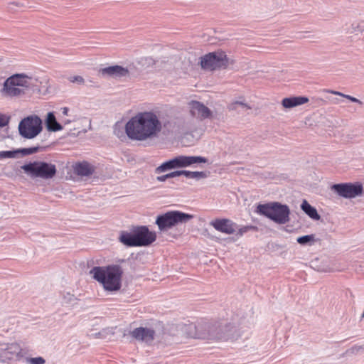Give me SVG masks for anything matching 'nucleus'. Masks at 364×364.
Segmentation results:
<instances>
[{"mask_svg":"<svg viewBox=\"0 0 364 364\" xmlns=\"http://www.w3.org/2000/svg\"><path fill=\"white\" fill-rule=\"evenodd\" d=\"M161 130V122L151 111L138 112L125 124V132L128 138L136 141L155 138Z\"/></svg>","mask_w":364,"mask_h":364,"instance_id":"nucleus-1","label":"nucleus"},{"mask_svg":"<svg viewBox=\"0 0 364 364\" xmlns=\"http://www.w3.org/2000/svg\"><path fill=\"white\" fill-rule=\"evenodd\" d=\"M124 271L119 264L94 267L90 274L107 291H117L122 287Z\"/></svg>","mask_w":364,"mask_h":364,"instance_id":"nucleus-2","label":"nucleus"},{"mask_svg":"<svg viewBox=\"0 0 364 364\" xmlns=\"http://www.w3.org/2000/svg\"><path fill=\"white\" fill-rule=\"evenodd\" d=\"M31 77L25 73H15L7 77L0 90L5 98L14 99L24 96L31 87Z\"/></svg>","mask_w":364,"mask_h":364,"instance_id":"nucleus-3","label":"nucleus"},{"mask_svg":"<svg viewBox=\"0 0 364 364\" xmlns=\"http://www.w3.org/2000/svg\"><path fill=\"white\" fill-rule=\"evenodd\" d=\"M255 212L279 225H284L290 220L289 206L279 202L258 204Z\"/></svg>","mask_w":364,"mask_h":364,"instance_id":"nucleus-4","label":"nucleus"},{"mask_svg":"<svg viewBox=\"0 0 364 364\" xmlns=\"http://www.w3.org/2000/svg\"><path fill=\"white\" fill-rule=\"evenodd\" d=\"M21 169L28 176L33 178H40L50 180L57 173L56 166L50 162L44 161H34L23 165Z\"/></svg>","mask_w":364,"mask_h":364,"instance_id":"nucleus-5","label":"nucleus"},{"mask_svg":"<svg viewBox=\"0 0 364 364\" xmlns=\"http://www.w3.org/2000/svg\"><path fill=\"white\" fill-rule=\"evenodd\" d=\"M193 218V215L179 210L168 211L157 216L155 223L161 232L183 223H186Z\"/></svg>","mask_w":364,"mask_h":364,"instance_id":"nucleus-6","label":"nucleus"},{"mask_svg":"<svg viewBox=\"0 0 364 364\" xmlns=\"http://www.w3.org/2000/svg\"><path fill=\"white\" fill-rule=\"evenodd\" d=\"M230 63V59L223 50L208 53L200 57V65L203 70L214 71L226 69Z\"/></svg>","mask_w":364,"mask_h":364,"instance_id":"nucleus-7","label":"nucleus"},{"mask_svg":"<svg viewBox=\"0 0 364 364\" xmlns=\"http://www.w3.org/2000/svg\"><path fill=\"white\" fill-rule=\"evenodd\" d=\"M42 120L36 115L28 116L18 124L19 134L28 139L37 136L42 131Z\"/></svg>","mask_w":364,"mask_h":364,"instance_id":"nucleus-8","label":"nucleus"},{"mask_svg":"<svg viewBox=\"0 0 364 364\" xmlns=\"http://www.w3.org/2000/svg\"><path fill=\"white\" fill-rule=\"evenodd\" d=\"M331 190L338 196L348 199L361 196L364 191L360 182L336 183L332 185Z\"/></svg>","mask_w":364,"mask_h":364,"instance_id":"nucleus-9","label":"nucleus"},{"mask_svg":"<svg viewBox=\"0 0 364 364\" xmlns=\"http://www.w3.org/2000/svg\"><path fill=\"white\" fill-rule=\"evenodd\" d=\"M136 247H147L151 245L156 240V235L154 232L149 230L146 225L134 226Z\"/></svg>","mask_w":364,"mask_h":364,"instance_id":"nucleus-10","label":"nucleus"},{"mask_svg":"<svg viewBox=\"0 0 364 364\" xmlns=\"http://www.w3.org/2000/svg\"><path fill=\"white\" fill-rule=\"evenodd\" d=\"M22 349L17 343H0V362L6 363L22 357Z\"/></svg>","mask_w":364,"mask_h":364,"instance_id":"nucleus-11","label":"nucleus"},{"mask_svg":"<svg viewBox=\"0 0 364 364\" xmlns=\"http://www.w3.org/2000/svg\"><path fill=\"white\" fill-rule=\"evenodd\" d=\"M210 225L216 230L227 235L233 234L238 229V225L235 223L226 218H217L212 220Z\"/></svg>","mask_w":364,"mask_h":364,"instance_id":"nucleus-12","label":"nucleus"},{"mask_svg":"<svg viewBox=\"0 0 364 364\" xmlns=\"http://www.w3.org/2000/svg\"><path fill=\"white\" fill-rule=\"evenodd\" d=\"M188 106L190 113L193 117L203 120L210 118L212 116L211 110L199 101L192 100L188 103Z\"/></svg>","mask_w":364,"mask_h":364,"instance_id":"nucleus-13","label":"nucleus"},{"mask_svg":"<svg viewBox=\"0 0 364 364\" xmlns=\"http://www.w3.org/2000/svg\"><path fill=\"white\" fill-rule=\"evenodd\" d=\"M130 335L137 341L150 343L154 339L155 331L151 328L139 327L131 331Z\"/></svg>","mask_w":364,"mask_h":364,"instance_id":"nucleus-14","label":"nucleus"},{"mask_svg":"<svg viewBox=\"0 0 364 364\" xmlns=\"http://www.w3.org/2000/svg\"><path fill=\"white\" fill-rule=\"evenodd\" d=\"M177 168L191 166L196 164L207 163L208 159L201 156H184L175 157Z\"/></svg>","mask_w":364,"mask_h":364,"instance_id":"nucleus-15","label":"nucleus"},{"mask_svg":"<svg viewBox=\"0 0 364 364\" xmlns=\"http://www.w3.org/2000/svg\"><path fill=\"white\" fill-rule=\"evenodd\" d=\"M213 328H209L210 333H215L217 334L215 337L209 338L210 340H222L226 338L228 336V332L232 328L230 323H225L223 325L220 322L212 323Z\"/></svg>","mask_w":364,"mask_h":364,"instance_id":"nucleus-16","label":"nucleus"},{"mask_svg":"<svg viewBox=\"0 0 364 364\" xmlns=\"http://www.w3.org/2000/svg\"><path fill=\"white\" fill-rule=\"evenodd\" d=\"M212 323L210 322H200L195 326L196 337L199 339H209L217 336L215 333H210L209 328H213Z\"/></svg>","mask_w":364,"mask_h":364,"instance_id":"nucleus-17","label":"nucleus"},{"mask_svg":"<svg viewBox=\"0 0 364 364\" xmlns=\"http://www.w3.org/2000/svg\"><path fill=\"white\" fill-rule=\"evenodd\" d=\"M102 76L125 77L129 75V70L120 65H112L100 70Z\"/></svg>","mask_w":364,"mask_h":364,"instance_id":"nucleus-18","label":"nucleus"},{"mask_svg":"<svg viewBox=\"0 0 364 364\" xmlns=\"http://www.w3.org/2000/svg\"><path fill=\"white\" fill-rule=\"evenodd\" d=\"M134 228L130 232L121 231L119 237V241L127 247H136Z\"/></svg>","mask_w":364,"mask_h":364,"instance_id":"nucleus-19","label":"nucleus"},{"mask_svg":"<svg viewBox=\"0 0 364 364\" xmlns=\"http://www.w3.org/2000/svg\"><path fill=\"white\" fill-rule=\"evenodd\" d=\"M75 173L80 176H90L95 172V167L87 161L76 164L74 167Z\"/></svg>","mask_w":364,"mask_h":364,"instance_id":"nucleus-20","label":"nucleus"},{"mask_svg":"<svg viewBox=\"0 0 364 364\" xmlns=\"http://www.w3.org/2000/svg\"><path fill=\"white\" fill-rule=\"evenodd\" d=\"M309 102V98L304 96L291 97L284 98L282 105L285 108H292L296 106L304 105Z\"/></svg>","mask_w":364,"mask_h":364,"instance_id":"nucleus-21","label":"nucleus"},{"mask_svg":"<svg viewBox=\"0 0 364 364\" xmlns=\"http://www.w3.org/2000/svg\"><path fill=\"white\" fill-rule=\"evenodd\" d=\"M45 123L48 131L58 132L63 129V126L56 120L53 112L48 113Z\"/></svg>","mask_w":364,"mask_h":364,"instance_id":"nucleus-22","label":"nucleus"},{"mask_svg":"<svg viewBox=\"0 0 364 364\" xmlns=\"http://www.w3.org/2000/svg\"><path fill=\"white\" fill-rule=\"evenodd\" d=\"M301 210L311 219L318 220L321 218L316 209L310 205L306 200H304L301 204Z\"/></svg>","mask_w":364,"mask_h":364,"instance_id":"nucleus-23","label":"nucleus"},{"mask_svg":"<svg viewBox=\"0 0 364 364\" xmlns=\"http://www.w3.org/2000/svg\"><path fill=\"white\" fill-rule=\"evenodd\" d=\"M177 168L175 157L171 160L166 161L155 168V173L159 174L168 170Z\"/></svg>","mask_w":364,"mask_h":364,"instance_id":"nucleus-24","label":"nucleus"},{"mask_svg":"<svg viewBox=\"0 0 364 364\" xmlns=\"http://www.w3.org/2000/svg\"><path fill=\"white\" fill-rule=\"evenodd\" d=\"M184 176L188 178H194L197 181L205 178L208 176V172L206 171H191L185 170Z\"/></svg>","mask_w":364,"mask_h":364,"instance_id":"nucleus-25","label":"nucleus"},{"mask_svg":"<svg viewBox=\"0 0 364 364\" xmlns=\"http://www.w3.org/2000/svg\"><path fill=\"white\" fill-rule=\"evenodd\" d=\"M296 241L299 244L301 245H311L315 242V237L314 235H306L301 237H299L296 239Z\"/></svg>","mask_w":364,"mask_h":364,"instance_id":"nucleus-26","label":"nucleus"},{"mask_svg":"<svg viewBox=\"0 0 364 364\" xmlns=\"http://www.w3.org/2000/svg\"><path fill=\"white\" fill-rule=\"evenodd\" d=\"M77 300V299L75 296V295H73L69 292H67V293L64 294L63 296L62 303L63 304H67V305H73V304H76Z\"/></svg>","mask_w":364,"mask_h":364,"instance_id":"nucleus-27","label":"nucleus"},{"mask_svg":"<svg viewBox=\"0 0 364 364\" xmlns=\"http://www.w3.org/2000/svg\"><path fill=\"white\" fill-rule=\"evenodd\" d=\"M328 92L331 93V94L341 96V97H343L344 98H346V99L349 100L350 101H351L353 102H355V103H358L359 105H363V102H361L360 100H358V99H357V98H355V97H354L353 96L341 93V92H340L338 91L329 90Z\"/></svg>","mask_w":364,"mask_h":364,"instance_id":"nucleus-28","label":"nucleus"},{"mask_svg":"<svg viewBox=\"0 0 364 364\" xmlns=\"http://www.w3.org/2000/svg\"><path fill=\"white\" fill-rule=\"evenodd\" d=\"M257 230V227L254 226V225H246V226H243L241 228H240L238 226V229L237 230V231L235 232H237L236 233L237 235L242 236L245 233L247 232L250 230L255 231Z\"/></svg>","mask_w":364,"mask_h":364,"instance_id":"nucleus-29","label":"nucleus"},{"mask_svg":"<svg viewBox=\"0 0 364 364\" xmlns=\"http://www.w3.org/2000/svg\"><path fill=\"white\" fill-rule=\"evenodd\" d=\"M363 31H364V23L363 22L352 23L350 33H362Z\"/></svg>","mask_w":364,"mask_h":364,"instance_id":"nucleus-30","label":"nucleus"},{"mask_svg":"<svg viewBox=\"0 0 364 364\" xmlns=\"http://www.w3.org/2000/svg\"><path fill=\"white\" fill-rule=\"evenodd\" d=\"M16 158V151L14 150L0 151V159Z\"/></svg>","mask_w":364,"mask_h":364,"instance_id":"nucleus-31","label":"nucleus"},{"mask_svg":"<svg viewBox=\"0 0 364 364\" xmlns=\"http://www.w3.org/2000/svg\"><path fill=\"white\" fill-rule=\"evenodd\" d=\"M27 363L30 364H45L46 360L42 357H36V358H27Z\"/></svg>","mask_w":364,"mask_h":364,"instance_id":"nucleus-32","label":"nucleus"},{"mask_svg":"<svg viewBox=\"0 0 364 364\" xmlns=\"http://www.w3.org/2000/svg\"><path fill=\"white\" fill-rule=\"evenodd\" d=\"M9 117L0 113V127H4L9 123Z\"/></svg>","mask_w":364,"mask_h":364,"instance_id":"nucleus-33","label":"nucleus"},{"mask_svg":"<svg viewBox=\"0 0 364 364\" xmlns=\"http://www.w3.org/2000/svg\"><path fill=\"white\" fill-rule=\"evenodd\" d=\"M69 80L71 82H74V83L75 82V83H77L80 85L83 84L85 82L84 78L80 75L70 77Z\"/></svg>","mask_w":364,"mask_h":364,"instance_id":"nucleus-34","label":"nucleus"},{"mask_svg":"<svg viewBox=\"0 0 364 364\" xmlns=\"http://www.w3.org/2000/svg\"><path fill=\"white\" fill-rule=\"evenodd\" d=\"M43 149H44L43 147H41L40 146H32V147H28L27 151H28V155H31V154H36V153L38 152L39 151L43 150Z\"/></svg>","mask_w":364,"mask_h":364,"instance_id":"nucleus-35","label":"nucleus"},{"mask_svg":"<svg viewBox=\"0 0 364 364\" xmlns=\"http://www.w3.org/2000/svg\"><path fill=\"white\" fill-rule=\"evenodd\" d=\"M184 171H185V170H177V171H174L171 173H168L170 178L180 176H184Z\"/></svg>","mask_w":364,"mask_h":364,"instance_id":"nucleus-36","label":"nucleus"},{"mask_svg":"<svg viewBox=\"0 0 364 364\" xmlns=\"http://www.w3.org/2000/svg\"><path fill=\"white\" fill-rule=\"evenodd\" d=\"M237 105H241V106H243V107H247L245 103H243V102H239V101H236L235 102L230 105L229 109H232V110L235 109Z\"/></svg>","mask_w":364,"mask_h":364,"instance_id":"nucleus-37","label":"nucleus"},{"mask_svg":"<svg viewBox=\"0 0 364 364\" xmlns=\"http://www.w3.org/2000/svg\"><path fill=\"white\" fill-rule=\"evenodd\" d=\"M15 151H16V156L18 154H21L22 156H28V151H27V148H21V149H15Z\"/></svg>","mask_w":364,"mask_h":364,"instance_id":"nucleus-38","label":"nucleus"},{"mask_svg":"<svg viewBox=\"0 0 364 364\" xmlns=\"http://www.w3.org/2000/svg\"><path fill=\"white\" fill-rule=\"evenodd\" d=\"M168 178H170L169 173H167V174H165L163 176H157L156 181H160V182H164Z\"/></svg>","mask_w":364,"mask_h":364,"instance_id":"nucleus-39","label":"nucleus"},{"mask_svg":"<svg viewBox=\"0 0 364 364\" xmlns=\"http://www.w3.org/2000/svg\"><path fill=\"white\" fill-rule=\"evenodd\" d=\"M61 109H62L63 114L68 115V111H69L68 107H63Z\"/></svg>","mask_w":364,"mask_h":364,"instance_id":"nucleus-40","label":"nucleus"},{"mask_svg":"<svg viewBox=\"0 0 364 364\" xmlns=\"http://www.w3.org/2000/svg\"><path fill=\"white\" fill-rule=\"evenodd\" d=\"M71 122H72L71 119H66L63 122L65 124H70Z\"/></svg>","mask_w":364,"mask_h":364,"instance_id":"nucleus-41","label":"nucleus"}]
</instances>
